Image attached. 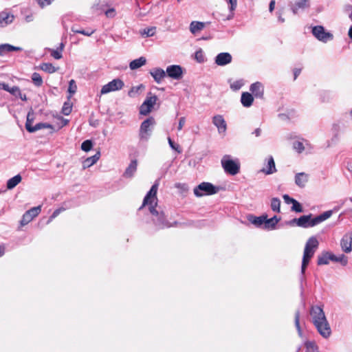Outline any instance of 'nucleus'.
<instances>
[{
  "label": "nucleus",
  "mask_w": 352,
  "mask_h": 352,
  "mask_svg": "<svg viewBox=\"0 0 352 352\" xmlns=\"http://www.w3.org/2000/svg\"><path fill=\"white\" fill-rule=\"evenodd\" d=\"M159 186V182L156 181L155 183L152 186L150 190L145 196L143 204L140 209L146 205L149 206V211L153 215V221L159 228H164L170 227L168 222L165 219L164 214L163 212H159L156 210L155 206H157V191Z\"/></svg>",
  "instance_id": "obj_1"
},
{
  "label": "nucleus",
  "mask_w": 352,
  "mask_h": 352,
  "mask_svg": "<svg viewBox=\"0 0 352 352\" xmlns=\"http://www.w3.org/2000/svg\"><path fill=\"white\" fill-rule=\"evenodd\" d=\"M309 313L311 321L318 333L323 338H329L331 334V330L322 308L319 306H311Z\"/></svg>",
  "instance_id": "obj_2"
},
{
  "label": "nucleus",
  "mask_w": 352,
  "mask_h": 352,
  "mask_svg": "<svg viewBox=\"0 0 352 352\" xmlns=\"http://www.w3.org/2000/svg\"><path fill=\"white\" fill-rule=\"evenodd\" d=\"M332 215V211L328 210L322 214L312 218V214L303 215L298 219H294L293 221L296 223V225L302 228L314 227L326 219H329Z\"/></svg>",
  "instance_id": "obj_3"
},
{
  "label": "nucleus",
  "mask_w": 352,
  "mask_h": 352,
  "mask_svg": "<svg viewBox=\"0 0 352 352\" xmlns=\"http://www.w3.org/2000/svg\"><path fill=\"white\" fill-rule=\"evenodd\" d=\"M318 241L315 236H311L307 240L305 246L302 261L301 272L302 274L305 273V270L311 258L314 256L316 250L318 248Z\"/></svg>",
  "instance_id": "obj_4"
},
{
  "label": "nucleus",
  "mask_w": 352,
  "mask_h": 352,
  "mask_svg": "<svg viewBox=\"0 0 352 352\" xmlns=\"http://www.w3.org/2000/svg\"><path fill=\"white\" fill-rule=\"evenodd\" d=\"M219 190V188L218 186H215L209 182H202L194 188L193 192L196 197H200L216 194Z\"/></svg>",
  "instance_id": "obj_5"
},
{
  "label": "nucleus",
  "mask_w": 352,
  "mask_h": 352,
  "mask_svg": "<svg viewBox=\"0 0 352 352\" xmlns=\"http://www.w3.org/2000/svg\"><path fill=\"white\" fill-rule=\"evenodd\" d=\"M155 124V120L153 117L145 120L140 125L139 137L142 141H147L151 135L152 130Z\"/></svg>",
  "instance_id": "obj_6"
},
{
  "label": "nucleus",
  "mask_w": 352,
  "mask_h": 352,
  "mask_svg": "<svg viewBox=\"0 0 352 352\" xmlns=\"http://www.w3.org/2000/svg\"><path fill=\"white\" fill-rule=\"evenodd\" d=\"M221 166L224 171L230 175H236L240 172L241 164L238 160H234L224 156L221 160Z\"/></svg>",
  "instance_id": "obj_7"
},
{
  "label": "nucleus",
  "mask_w": 352,
  "mask_h": 352,
  "mask_svg": "<svg viewBox=\"0 0 352 352\" xmlns=\"http://www.w3.org/2000/svg\"><path fill=\"white\" fill-rule=\"evenodd\" d=\"M311 32L318 41L323 43H327L333 38V35L329 32H326L324 28L322 25L313 27Z\"/></svg>",
  "instance_id": "obj_8"
},
{
  "label": "nucleus",
  "mask_w": 352,
  "mask_h": 352,
  "mask_svg": "<svg viewBox=\"0 0 352 352\" xmlns=\"http://www.w3.org/2000/svg\"><path fill=\"white\" fill-rule=\"evenodd\" d=\"M157 100V97L155 95H152L151 93H149L144 102L142 104L140 108V113L142 115L146 116L151 111L153 106L155 104Z\"/></svg>",
  "instance_id": "obj_9"
},
{
  "label": "nucleus",
  "mask_w": 352,
  "mask_h": 352,
  "mask_svg": "<svg viewBox=\"0 0 352 352\" xmlns=\"http://www.w3.org/2000/svg\"><path fill=\"white\" fill-rule=\"evenodd\" d=\"M124 82L120 79L116 78L104 85L100 91L101 94H107L111 91H115L122 89Z\"/></svg>",
  "instance_id": "obj_10"
},
{
  "label": "nucleus",
  "mask_w": 352,
  "mask_h": 352,
  "mask_svg": "<svg viewBox=\"0 0 352 352\" xmlns=\"http://www.w3.org/2000/svg\"><path fill=\"white\" fill-rule=\"evenodd\" d=\"M41 211V206L33 207L26 211L23 215V217L20 221L22 226L27 225L30 223L34 217L38 216Z\"/></svg>",
  "instance_id": "obj_11"
},
{
  "label": "nucleus",
  "mask_w": 352,
  "mask_h": 352,
  "mask_svg": "<svg viewBox=\"0 0 352 352\" xmlns=\"http://www.w3.org/2000/svg\"><path fill=\"white\" fill-rule=\"evenodd\" d=\"M166 74L174 80H180L183 76L182 67L177 65L168 66L166 70Z\"/></svg>",
  "instance_id": "obj_12"
},
{
  "label": "nucleus",
  "mask_w": 352,
  "mask_h": 352,
  "mask_svg": "<svg viewBox=\"0 0 352 352\" xmlns=\"http://www.w3.org/2000/svg\"><path fill=\"white\" fill-rule=\"evenodd\" d=\"M340 245L343 252L349 253L352 250V232L346 234L340 241Z\"/></svg>",
  "instance_id": "obj_13"
},
{
  "label": "nucleus",
  "mask_w": 352,
  "mask_h": 352,
  "mask_svg": "<svg viewBox=\"0 0 352 352\" xmlns=\"http://www.w3.org/2000/svg\"><path fill=\"white\" fill-rule=\"evenodd\" d=\"M250 91L256 98H263L264 95V87L260 82H256L250 85Z\"/></svg>",
  "instance_id": "obj_14"
},
{
  "label": "nucleus",
  "mask_w": 352,
  "mask_h": 352,
  "mask_svg": "<svg viewBox=\"0 0 352 352\" xmlns=\"http://www.w3.org/2000/svg\"><path fill=\"white\" fill-rule=\"evenodd\" d=\"M149 73L158 84H160L166 76V71L159 67L151 69Z\"/></svg>",
  "instance_id": "obj_15"
},
{
  "label": "nucleus",
  "mask_w": 352,
  "mask_h": 352,
  "mask_svg": "<svg viewBox=\"0 0 352 352\" xmlns=\"http://www.w3.org/2000/svg\"><path fill=\"white\" fill-rule=\"evenodd\" d=\"M14 16L8 12H0V26L5 27L13 22Z\"/></svg>",
  "instance_id": "obj_16"
},
{
  "label": "nucleus",
  "mask_w": 352,
  "mask_h": 352,
  "mask_svg": "<svg viewBox=\"0 0 352 352\" xmlns=\"http://www.w3.org/2000/svg\"><path fill=\"white\" fill-rule=\"evenodd\" d=\"M254 102V96L249 92H243L241 97V102L245 107H250Z\"/></svg>",
  "instance_id": "obj_17"
},
{
  "label": "nucleus",
  "mask_w": 352,
  "mask_h": 352,
  "mask_svg": "<svg viewBox=\"0 0 352 352\" xmlns=\"http://www.w3.org/2000/svg\"><path fill=\"white\" fill-rule=\"evenodd\" d=\"M308 180L309 175L305 173H297L295 176V182L300 188L305 187Z\"/></svg>",
  "instance_id": "obj_18"
},
{
  "label": "nucleus",
  "mask_w": 352,
  "mask_h": 352,
  "mask_svg": "<svg viewBox=\"0 0 352 352\" xmlns=\"http://www.w3.org/2000/svg\"><path fill=\"white\" fill-rule=\"evenodd\" d=\"M100 153L98 151L94 155L87 157L82 162V168L86 169L94 164H96L98 160L100 159Z\"/></svg>",
  "instance_id": "obj_19"
},
{
  "label": "nucleus",
  "mask_w": 352,
  "mask_h": 352,
  "mask_svg": "<svg viewBox=\"0 0 352 352\" xmlns=\"http://www.w3.org/2000/svg\"><path fill=\"white\" fill-rule=\"evenodd\" d=\"M138 162L136 160H133L131 162L129 166L125 170L123 176L124 177L131 178L133 176L134 173L137 170Z\"/></svg>",
  "instance_id": "obj_20"
},
{
  "label": "nucleus",
  "mask_w": 352,
  "mask_h": 352,
  "mask_svg": "<svg viewBox=\"0 0 352 352\" xmlns=\"http://www.w3.org/2000/svg\"><path fill=\"white\" fill-rule=\"evenodd\" d=\"M205 28V23L199 21H192L190 24V32L192 34H197Z\"/></svg>",
  "instance_id": "obj_21"
},
{
  "label": "nucleus",
  "mask_w": 352,
  "mask_h": 352,
  "mask_svg": "<svg viewBox=\"0 0 352 352\" xmlns=\"http://www.w3.org/2000/svg\"><path fill=\"white\" fill-rule=\"evenodd\" d=\"M22 48L20 47H15L10 44L0 45V56H3L6 53L12 51H21Z\"/></svg>",
  "instance_id": "obj_22"
},
{
  "label": "nucleus",
  "mask_w": 352,
  "mask_h": 352,
  "mask_svg": "<svg viewBox=\"0 0 352 352\" xmlns=\"http://www.w3.org/2000/svg\"><path fill=\"white\" fill-rule=\"evenodd\" d=\"M262 171L267 175L272 174L276 172L275 162L274 158L272 156L268 158L267 166L266 168H263Z\"/></svg>",
  "instance_id": "obj_23"
},
{
  "label": "nucleus",
  "mask_w": 352,
  "mask_h": 352,
  "mask_svg": "<svg viewBox=\"0 0 352 352\" xmlns=\"http://www.w3.org/2000/svg\"><path fill=\"white\" fill-rule=\"evenodd\" d=\"M146 63V59L144 57L142 56L139 58L132 60L129 64V67L131 69L134 70L144 65Z\"/></svg>",
  "instance_id": "obj_24"
},
{
  "label": "nucleus",
  "mask_w": 352,
  "mask_h": 352,
  "mask_svg": "<svg viewBox=\"0 0 352 352\" xmlns=\"http://www.w3.org/2000/svg\"><path fill=\"white\" fill-rule=\"evenodd\" d=\"M21 179L22 177L20 175H16L14 177L10 178L7 182V188L8 190L13 189L21 182Z\"/></svg>",
  "instance_id": "obj_25"
},
{
  "label": "nucleus",
  "mask_w": 352,
  "mask_h": 352,
  "mask_svg": "<svg viewBox=\"0 0 352 352\" xmlns=\"http://www.w3.org/2000/svg\"><path fill=\"white\" fill-rule=\"evenodd\" d=\"M308 6L309 3L307 0H299L292 6V11L294 14H296L299 9H304Z\"/></svg>",
  "instance_id": "obj_26"
},
{
  "label": "nucleus",
  "mask_w": 352,
  "mask_h": 352,
  "mask_svg": "<svg viewBox=\"0 0 352 352\" xmlns=\"http://www.w3.org/2000/svg\"><path fill=\"white\" fill-rule=\"evenodd\" d=\"M330 253L323 252L321 255L318 256L317 263L319 265H327L330 261Z\"/></svg>",
  "instance_id": "obj_27"
},
{
  "label": "nucleus",
  "mask_w": 352,
  "mask_h": 352,
  "mask_svg": "<svg viewBox=\"0 0 352 352\" xmlns=\"http://www.w3.org/2000/svg\"><path fill=\"white\" fill-rule=\"evenodd\" d=\"M43 129H53L52 125L47 124V123H37L35 126H33V129H29L30 133H34L38 130Z\"/></svg>",
  "instance_id": "obj_28"
},
{
  "label": "nucleus",
  "mask_w": 352,
  "mask_h": 352,
  "mask_svg": "<svg viewBox=\"0 0 352 352\" xmlns=\"http://www.w3.org/2000/svg\"><path fill=\"white\" fill-rule=\"evenodd\" d=\"M40 68L49 74H52L57 71V69L52 63H42L40 65Z\"/></svg>",
  "instance_id": "obj_29"
},
{
  "label": "nucleus",
  "mask_w": 352,
  "mask_h": 352,
  "mask_svg": "<svg viewBox=\"0 0 352 352\" xmlns=\"http://www.w3.org/2000/svg\"><path fill=\"white\" fill-rule=\"evenodd\" d=\"M155 27L146 28L140 31V34L143 37L153 36L155 34Z\"/></svg>",
  "instance_id": "obj_30"
},
{
  "label": "nucleus",
  "mask_w": 352,
  "mask_h": 352,
  "mask_svg": "<svg viewBox=\"0 0 352 352\" xmlns=\"http://www.w3.org/2000/svg\"><path fill=\"white\" fill-rule=\"evenodd\" d=\"M279 219L277 218L276 216L273 217L271 219H267L266 218V221H265V228H271L273 229L275 228L276 225L278 223Z\"/></svg>",
  "instance_id": "obj_31"
},
{
  "label": "nucleus",
  "mask_w": 352,
  "mask_h": 352,
  "mask_svg": "<svg viewBox=\"0 0 352 352\" xmlns=\"http://www.w3.org/2000/svg\"><path fill=\"white\" fill-rule=\"evenodd\" d=\"M266 218H267V215H262L260 217H253V220H250L251 222L256 226H261V225H265V221H266Z\"/></svg>",
  "instance_id": "obj_32"
},
{
  "label": "nucleus",
  "mask_w": 352,
  "mask_h": 352,
  "mask_svg": "<svg viewBox=\"0 0 352 352\" xmlns=\"http://www.w3.org/2000/svg\"><path fill=\"white\" fill-rule=\"evenodd\" d=\"M34 120V113L32 111L28 112L27 115V120L25 122V129L29 132V129H33L32 122Z\"/></svg>",
  "instance_id": "obj_33"
},
{
  "label": "nucleus",
  "mask_w": 352,
  "mask_h": 352,
  "mask_svg": "<svg viewBox=\"0 0 352 352\" xmlns=\"http://www.w3.org/2000/svg\"><path fill=\"white\" fill-rule=\"evenodd\" d=\"M230 6V14L227 17V19H230L234 16V10L236 9L237 6V0H226Z\"/></svg>",
  "instance_id": "obj_34"
},
{
  "label": "nucleus",
  "mask_w": 352,
  "mask_h": 352,
  "mask_svg": "<svg viewBox=\"0 0 352 352\" xmlns=\"http://www.w3.org/2000/svg\"><path fill=\"white\" fill-rule=\"evenodd\" d=\"M280 201L278 198H272L271 200L272 210L276 212H280Z\"/></svg>",
  "instance_id": "obj_35"
},
{
  "label": "nucleus",
  "mask_w": 352,
  "mask_h": 352,
  "mask_svg": "<svg viewBox=\"0 0 352 352\" xmlns=\"http://www.w3.org/2000/svg\"><path fill=\"white\" fill-rule=\"evenodd\" d=\"M232 56L227 52H221V65L229 64L232 62Z\"/></svg>",
  "instance_id": "obj_36"
},
{
  "label": "nucleus",
  "mask_w": 352,
  "mask_h": 352,
  "mask_svg": "<svg viewBox=\"0 0 352 352\" xmlns=\"http://www.w3.org/2000/svg\"><path fill=\"white\" fill-rule=\"evenodd\" d=\"M72 31L74 33L82 34L87 36L92 35L95 32L94 30H90L85 31L84 30L77 29L75 26H73L72 28Z\"/></svg>",
  "instance_id": "obj_37"
},
{
  "label": "nucleus",
  "mask_w": 352,
  "mask_h": 352,
  "mask_svg": "<svg viewBox=\"0 0 352 352\" xmlns=\"http://www.w3.org/2000/svg\"><path fill=\"white\" fill-rule=\"evenodd\" d=\"M32 80L36 86H41L43 84V79L38 73H34L32 76Z\"/></svg>",
  "instance_id": "obj_38"
},
{
  "label": "nucleus",
  "mask_w": 352,
  "mask_h": 352,
  "mask_svg": "<svg viewBox=\"0 0 352 352\" xmlns=\"http://www.w3.org/2000/svg\"><path fill=\"white\" fill-rule=\"evenodd\" d=\"M195 58L199 63L204 62L205 57H204V52H203V50L201 49L198 50L195 52Z\"/></svg>",
  "instance_id": "obj_39"
},
{
  "label": "nucleus",
  "mask_w": 352,
  "mask_h": 352,
  "mask_svg": "<svg viewBox=\"0 0 352 352\" xmlns=\"http://www.w3.org/2000/svg\"><path fill=\"white\" fill-rule=\"evenodd\" d=\"M93 146V143L91 140H87L84 141L81 144V149L84 151H89L91 149Z\"/></svg>",
  "instance_id": "obj_40"
},
{
  "label": "nucleus",
  "mask_w": 352,
  "mask_h": 352,
  "mask_svg": "<svg viewBox=\"0 0 352 352\" xmlns=\"http://www.w3.org/2000/svg\"><path fill=\"white\" fill-rule=\"evenodd\" d=\"M72 109V104L69 102H66L64 103L63 107L62 108V113L65 116H68L71 113Z\"/></svg>",
  "instance_id": "obj_41"
},
{
  "label": "nucleus",
  "mask_w": 352,
  "mask_h": 352,
  "mask_svg": "<svg viewBox=\"0 0 352 352\" xmlns=\"http://www.w3.org/2000/svg\"><path fill=\"white\" fill-rule=\"evenodd\" d=\"M293 148L299 153L305 150V146L301 142H295L293 144Z\"/></svg>",
  "instance_id": "obj_42"
},
{
  "label": "nucleus",
  "mask_w": 352,
  "mask_h": 352,
  "mask_svg": "<svg viewBox=\"0 0 352 352\" xmlns=\"http://www.w3.org/2000/svg\"><path fill=\"white\" fill-rule=\"evenodd\" d=\"M292 210L296 212H302L303 211L301 204L296 200L292 203Z\"/></svg>",
  "instance_id": "obj_43"
},
{
  "label": "nucleus",
  "mask_w": 352,
  "mask_h": 352,
  "mask_svg": "<svg viewBox=\"0 0 352 352\" xmlns=\"http://www.w3.org/2000/svg\"><path fill=\"white\" fill-rule=\"evenodd\" d=\"M77 90V86L74 80H71L69 82L68 91L71 95L75 94Z\"/></svg>",
  "instance_id": "obj_44"
},
{
  "label": "nucleus",
  "mask_w": 352,
  "mask_h": 352,
  "mask_svg": "<svg viewBox=\"0 0 352 352\" xmlns=\"http://www.w3.org/2000/svg\"><path fill=\"white\" fill-rule=\"evenodd\" d=\"M48 50L51 53V56L54 58L55 59H60L62 58V52L58 50V49L56 50H53V49H48Z\"/></svg>",
  "instance_id": "obj_45"
},
{
  "label": "nucleus",
  "mask_w": 352,
  "mask_h": 352,
  "mask_svg": "<svg viewBox=\"0 0 352 352\" xmlns=\"http://www.w3.org/2000/svg\"><path fill=\"white\" fill-rule=\"evenodd\" d=\"M168 142L172 149L176 151L177 153H180L182 150L178 144H175L170 138H168Z\"/></svg>",
  "instance_id": "obj_46"
},
{
  "label": "nucleus",
  "mask_w": 352,
  "mask_h": 352,
  "mask_svg": "<svg viewBox=\"0 0 352 352\" xmlns=\"http://www.w3.org/2000/svg\"><path fill=\"white\" fill-rule=\"evenodd\" d=\"M8 91L14 96H18L20 94L21 90L19 87L14 86L12 87H9Z\"/></svg>",
  "instance_id": "obj_47"
},
{
  "label": "nucleus",
  "mask_w": 352,
  "mask_h": 352,
  "mask_svg": "<svg viewBox=\"0 0 352 352\" xmlns=\"http://www.w3.org/2000/svg\"><path fill=\"white\" fill-rule=\"evenodd\" d=\"M243 85V80H236L232 84H231V88L233 90H239L241 88V87Z\"/></svg>",
  "instance_id": "obj_48"
},
{
  "label": "nucleus",
  "mask_w": 352,
  "mask_h": 352,
  "mask_svg": "<svg viewBox=\"0 0 352 352\" xmlns=\"http://www.w3.org/2000/svg\"><path fill=\"white\" fill-rule=\"evenodd\" d=\"M295 324L298 331H300V313L299 311L296 312L295 314Z\"/></svg>",
  "instance_id": "obj_49"
},
{
  "label": "nucleus",
  "mask_w": 352,
  "mask_h": 352,
  "mask_svg": "<svg viewBox=\"0 0 352 352\" xmlns=\"http://www.w3.org/2000/svg\"><path fill=\"white\" fill-rule=\"evenodd\" d=\"M140 89V87H133L131 89V90L129 91L128 95L130 97H134L135 94L138 93Z\"/></svg>",
  "instance_id": "obj_50"
},
{
  "label": "nucleus",
  "mask_w": 352,
  "mask_h": 352,
  "mask_svg": "<svg viewBox=\"0 0 352 352\" xmlns=\"http://www.w3.org/2000/svg\"><path fill=\"white\" fill-rule=\"evenodd\" d=\"M105 15L109 18H112L116 15V11L113 8H110L105 12Z\"/></svg>",
  "instance_id": "obj_51"
},
{
  "label": "nucleus",
  "mask_w": 352,
  "mask_h": 352,
  "mask_svg": "<svg viewBox=\"0 0 352 352\" xmlns=\"http://www.w3.org/2000/svg\"><path fill=\"white\" fill-rule=\"evenodd\" d=\"M213 124L217 127L218 130L220 129V116H214Z\"/></svg>",
  "instance_id": "obj_52"
},
{
  "label": "nucleus",
  "mask_w": 352,
  "mask_h": 352,
  "mask_svg": "<svg viewBox=\"0 0 352 352\" xmlns=\"http://www.w3.org/2000/svg\"><path fill=\"white\" fill-rule=\"evenodd\" d=\"M283 197L285 203L287 204H292L296 200L294 198L290 197L288 195H284Z\"/></svg>",
  "instance_id": "obj_53"
},
{
  "label": "nucleus",
  "mask_w": 352,
  "mask_h": 352,
  "mask_svg": "<svg viewBox=\"0 0 352 352\" xmlns=\"http://www.w3.org/2000/svg\"><path fill=\"white\" fill-rule=\"evenodd\" d=\"M185 122H186V119L184 117H182L179 118V124H178V126H177V129L179 131L182 129L184 125L185 124Z\"/></svg>",
  "instance_id": "obj_54"
},
{
  "label": "nucleus",
  "mask_w": 352,
  "mask_h": 352,
  "mask_svg": "<svg viewBox=\"0 0 352 352\" xmlns=\"http://www.w3.org/2000/svg\"><path fill=\"white\" fill-rule=\"evenodd\" d=\"M63 210L64 208H58L55 210L53 214L51 215V219H54V218H56Z\"/></svg>",
  "instance_id": "obj_55"
},
{
  "label": "nucleus",
  "mask_w": 352,
  "mask_h": 352,
  "mask_svg": "<svg viewBox=\"0 0 352 352\" xmlns=\"http://www.w3.org/2000/svg\"><path fill=\"white\" fill-rule=\"evenodd\" d=\"M347 261H347V258L344 254H342L340 256H338V262H340L343 265H346Z\"/></svg>",
  "instance_id": "obj_56"
},
{
  "label": "nucleus",
  "mask_w": 352,
  "mask_h": 352,
  "mask_svg": "<svg viewBox=\"0 0 352 352\" xmlns=\"http://www.w3.org/2000/svg\"><path fill=\"white\" fill-rule=\"evenodd\" d=\"M51 2L52 0H38V3L41 7L49 5L51 3Z\"/></svg>",
  "instance_id": "obj_57"
},
{
  "label": "nucleus",
  "mask_w": 352,
  "mask_h": 352,
  "mask_svg": "<svg viewBox=\"0 0 352 352\" xmlns=\"http://www.w3.org/2000/svg\"><path fill=\"white\" fill-rule=\"evenodd\" d=\"M305 346L307 349H311L312 350H314L316 348V346L314 342H307L305 343Z\"/></svg>",
  "instance_id": "obj_58"
},
{
  "label": "nucleus",
  "mask_w": 352,
  "mask_h": 352,
  "mask_svg": "<svg viewBox=\"0 0 352 352\" xmlns=\"http://www.w3.org/2000/svg\"><path fill=\"white\" fill-rule=\"evenodd\" d=\"M301 71H302L301 68H295L294 69V80H296L298 78V76L301 73Z\"/></svg>",
  "instance_id": "obj_59"
},
{
  "label": "nucleus",
  "mask_w": 352,
  "mask_h": 352,
  "mask_svg": "<svg viewBox=\"0 0 352 352\" xmlns=\"http://www.w3.org/2000/svg\"><path fill=\"white\" fill-rule=\"evenodd\" d=\"M275 8V0H272L269 5V10L270 12H272Z\"/></svg>",
  "instance_id": "obj_60"
},
{
  "label": "nucleus",
  "mask_w": 352,
  "mask_h": 352,
  "mask_svg": "<svg viewBox=\"0 0 352 352\" xmlns=\"http://www.w3.org/2000/svg\"><path fill=\"white\" fill-rule=\"evenodd\" d=\"M9 88V86L8 84H6L5 82H0V89H2L6 91H8Z\"/></svg>",
  "instance_id": "obj_61"
},
{
  "label": "nucleus",
  "mask_w": 352,
  "mask_h": 352,
  "mask_svg": "<svg viewBox=\"0 0 352 352\" xmlns=\"http://www.w3.org/2000/svg\"><path fill=\"white\" fill-rule=\"evenodd\" d=\"M34 19V17H33V15L32 14H29V15H27L25 17V20L27 23H30L31 21H32Z\"/></svg>",
  "instance_id": "obj_62"
},
{
  "label": "nucleus",
  "mask_w": 352,
  "mask_h": 352,
  "mask_svg": "<svg viewBox=\"0 0 352 352\" xmlns=\"http://www.w3.org/2000/svg\"><path fill=\"white\" fill-rule=\"evenodd\" d=\"M330 260L331 261H336L338 262V256H336V255L333 254H330Z\"/></svg>",
  "instance_id": "obj_63"
},
{
  "label": "nucleus",
  "mask_w": 352,
  "mask_h": 352,
  "mask_svg": "<svg viewBox=\"0 0 352 352\" xmlns=\"http://www.w3.org/2000/svg\"><path fill=\"white\" fill-rule=\"evenodd\" d=\"M5 253L4 245H0V257L2 256Z\"/></svg>",
  "instance_id": "obj_64"
}]
</instances>
